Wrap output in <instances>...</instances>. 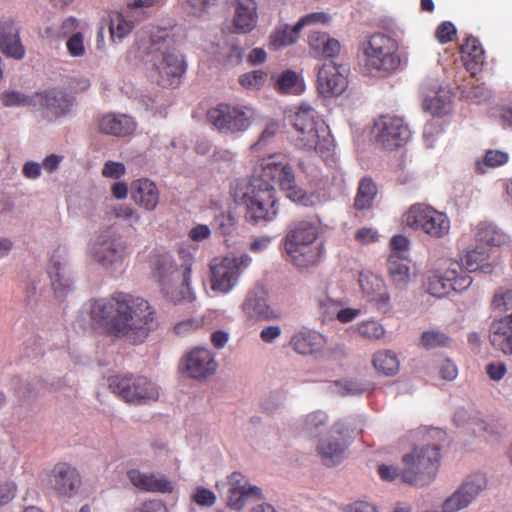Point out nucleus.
<instances>
[{
  "mask_svg": "<svg viewBox=\"0 0 512 512\" xmlns=\"http://www.w3.org/2000/svg\"><path fill=\"white\" fill-rule=\"evenodd\" d=\"M488 479L485 473L476 472L468 475L461 484L445 499L444 512H459L472 505L486 490Z\"/></svg>",
  "mask_w": 512,
  "mask_h": 512,
  "instance_id": "17",
  "label": "nucleus"
},
{
  "mask_svg": "<svg viewBox=\"0 0 512 512\" xmlns=\"http://www.w3.org/2000/svg\"><path fill=\"white\" fill-rule=\"evenodd\" d=\"M364 72L376 78H388L404 70L406 54L400 51L398 41L385 33H374L359 47Z\"/></svg>",
  "mask_w": 512,
  "mask_h": 512,
  "instance_id": "5",
  "label": "nucleus"
},
{
  "mask_svg": "<svg viewBox=\"0 0 512 512\" xmlns=\"http://www.w3.org/2000/svg\"><path fill=\"white\" fill-rule=\"evenodd\" d=\"M132 512H169V510L163 501L154 499L143 502Z\"/></svg>",
  "mask_w": 512,
  "mask_h": 512,
  "instance_id": "64",
  "label": "nucleus"
},
{
  "mask_svg": "<svg viewBox=\"0 0 512 512\" xmlns=\"http://www.w3.org/2000/svg\"><path fill=\"white\" fill-rule=\"evenodd\" d=\"M113 212L130 227L136 228L141 224V214L131 206L119 204L113 208Z\"/></svg>",
  "mask_w": 512,
  "mask_h": 512,
  "instance_id": "47",
  "label": "nucleus"
},
{
  "mask_svg": "<svg viewBox=\"0 0 512 512\" xmlns=\"http://www.w3.org/2000/svg\"><path fill=\"white\" fill-rule=\"evenodd\" d=\"M474 237L478 243L477 245L486 247H497L508 242V236L489 222L479 223L474 229Z\"/></svg>",
  "mask_w": 512,
  "mask_h": 512,
  "instance_id": "36",
  "label": "nucleus"
},
{
  "mask_svg": "<svg viewBox=\"0 0 512 512\" xmlns=\"http://www.w3.org/2000/svg\"><path fill=\"white\" fill-rule=\"evenodd\" d=\"M66 48L69 55L72 57L84 56L86 53V48L83 34L81 32L72 34L66 42Z\"/></svg>",
  "mask_w": 512,
  "mask_h": 512,
  "instance_id": "56",
  "label": "nucleus"
},
{
  "mask_svg": "<svg viewBox=\"0 0 512 512\" xmlns=\"http://www.w3.org/2000/svg\"><path fill=\"white\" fill-rule=\"evenodd\" d=\"M1 100L6 107H20L32 104V99L19 91H6L2 94Z\"/></svg>",
  "mask_w": 512,
  "mask_h": 512,
  "instance_id": "54",
  "label": "nucleus"
},
{
  "mask_svg": "<svg viewBox=\"0 0 512 512\" xmlns=\"http://www.w3.org/2000/svg\"><path fill=\"white\" fill-rule=\"evenodd\" d=\"M47 272L57 297H65L73 290L74 273L66 248H57L50 259Z\"/></svg>",
  "mask_w": 512,
  "mask_h": 512,
  "instance_id": "19",
  "label": "nucleus"
},
{
  "mask_svg": "<svg viewBox=\"0 0 512 512\" xmlns=\"http://www.w3.org/2000/svg\"><path fill=\"white\" fill-rule=\"evenodd\" d=\"M131 198L146 211H153L159 204L160 192L156 184L147 178L134 180L131 184Z\"/></svg>",
  "mask_w": 512,
  "mask_h": 512,
  "instance_id": "32",
  "label": "nucleus"
},
{
  "mask_svg": "<svg viewBox=\"0 0 512 512\" xmlns=\"http://www.w3.org/2000/svg\"><path fill=\"white\" fill-rule=\"evenodd\" d=\"M346 65L334 61L323 64L318 69L317 89L325 98L340 96L348 87Z\"/></svg>",
  "mask_w": 512,
  "mask_h": 512,
  "instance_id": "20",
  "label": "nucleus"
},
{
  "mask_svg": "<svg viewBox=\"0 0 512 512\" xmlns=\"http://www.w3.org/2000/svg\"><path fill=\"white\" fill-rule=\"evenodd\" d=\"M491 251L490 247L477 245L474 249L467 250L460 264L467 274L475 271L490 273L493 268Z\"/></svg>",
  "mask_w": 512,
  "mask_h": 512,
  "instance_id": "34",
  "label": "nucleus"
},
{
  "mask_svg": "<svg viewBox=\"0 0 512 512\" xmlns=\"http://www.w3.org/2000/svg\"><path fill=\"white\" fill-rule=\"evenodd\" d=\"M127 477L134 487L139 490L156 493H174V484L163 475L144 473L138 469H131Z\"/></svg>",
  "mask_w": 512,
  "mask_h": 512,
  "instance_id": "28",
  "label": "nucleus"
},
{
  "mask_svg": "<svg viewBox=\"0 0 512 512\" xmlns=\"http://www.w3.org/2000/svg\"><path fill=\"white\" fill-rule=\"evenodd\" d=\"M280 130V123L276 120H269L263 129L258 141L252 146L254 149H261L276 136Z\"/></svg>",
  "mask_w": 512,
  "mask_h": 512,
  "instance_id": "55",
  "label": "nucleus"
},
{
  "mask_svg": "<svg viewBox=\"0 0 512 512\" xmlns=\"http://www.w3.org/2000/svg\"><path fill=\"white\" fill-rule=\"evenodd\" d=\"M489 339L496 350L504 355L512 356V313L491 323Z\"/></svg>",
  "mask_w": 512,
  "mask_h": 512,
  "instance_id": "30",
  "label": "nucleus"
},
{
  "mask_svg": "<svg viewBox=\"0 0 512 512\" xmlns=\"http://www.w3.org/2000/svg\"><path fill=\"white\" fill-rule=\"evenodd\" d=\"M134 28L133 21L122 13L115 12L110 16L109 31L114 42H121Z\"/></svg>",
  "mask_w": 512,
  "mask_h": 512,
  "instance_id": "44",
  "label": "nucleus"
},
{
  "mask_svg": "<svg viewBox=\"0 0 512 512\" xmlns=\"http://www.w3.org/2000/svg\"><path fill=\"white\" fill-rule=\"evenodd\" d=\"M328 422V416L325 412L318 410L306 415L304 419V430L313 435L318 430L326 425Z\"/></svg>",
  "mask_w": 512,
  "mask_h": 512,
  "instance_id": "49",
  "label": "nucleus"
},
{
  "mask_svg": "<svg viewBox=\"0 0 512 512\" xmlns=\"http://www.w3.org/2000/svg\"><path fill=\"white\" fill-rule=\"evenodd\" d=\"M255 117L250 105L220 103L207 113L210 124L220 133L233 135L247 131Z\"/></svg>",
  "mask_w": 512,
  "mask_h": 512,
  "instance_id": "11",
  "label": "nucleus"
},
{
  "mask_svg": "<svg viewBox=\"0 0 512 512\" xmlns=\"http://www.w3.org/2000/svg\"><path fill=\"white\" fill-rule=\"evenodd\" d=\"M87 255L107 271L119 269L126 256V247L110 228L100 229L88 242Z\"/></svg>",
  "mask_w": 512,
  "mask_h": 512,
  "instance_id": "9",
  "label": "nucleus"
},
{
  "mask_svg": "<svg viewBox=\"0 0 512 512\" xmlns=\"http://www.w3.org/2000/svg\"><path fill=\"white\" fill-rule=\"evenodd\" d=\"M330 17L324 12H313L301 17L297 22V29H303L306 26L315 24H324L329 21Z\"/></svg>",
  "mask_w": 512,
  "mask_h": 512,
  "instance_id": "61",
  "label": "nucleus"
},
{
  "mask_svg": "<svg viewBox=\"0 0 512 512\" xmlns=\"http://www.w3.org/2000/svg\"><path fill=\"white\" fill-rule=\"evenodd\" d=\"M318 229L309 221L295 223L284 239L287 260L296 267L315 264L322 255V244L317 241Z\"/></svg>",
  "mask_w": 512,
  "mask_h": 512,
  "instance_id": "7",
  "label": "nucleus"
},
{
  "mask_svg": "<svg viewBox=\"0 0 512 512\" xmlns=\"http://www.w3.org/2000/svg\"><path fill=\"white\" fill-rule=\"evenodd\" d=\"M156 3L157 0H131L127 3L128 17L140 21L146 15L145 10L155 6Z\"/></svg>",
  "mask_w": 512,
  "mask_h": 512,
  "instance_id": "51",
  "label": "nucleus"
},
{
  "mask_svg": "<svg viewBox=\"0 0 512 512\" xmlns=\"http://www.w3.org/2000/svg\"><path fill=\"white\" fill-rule=\"evenodd\" d=\"M218 368L215 354L208 348L197 347L187 352L179 362V372L187 378L206 380Z\"/></svg>",
  "mask_w": 512,
  "mask_h": 512,
  "instance_id": "18",
  "label": "nucleus"
},
{
  "mask_svg": "<svg viewBox=\"0 0 512 512\" xmlns=\"http://www.w3.org/2000/svg\"><path fill=\"white\" fill-rule=\"evenodd\" d=\"M48 485L59 495L72 497L81 487V477L75 467L60 462L48 473Z\"/></svg>",
  "mask_w": 512,
  "mask_h": 512,
  "instance_id": "22",
  "label": "nucleus"
},
{
  "mask_svg": "<svg viewBox=\"0 0 512 512\" xmlns=\"http://www.w3.org/2000/svg\"><path fill=\"white\" fill-rule=\"evenodd\" d=\"M40 97L41 105L45 108L48 117L59 119L70 114L73 102L63 91L51 89Z\"/></svg>",
  "mask_w": 512,
  "mask_h": 512,
  "instance_id": "33",
  "label": "nucleus"
},
{
  "mask_svg": "<svg viewBox=\"0 0 512 512\" xmlns=\"http://www.w3.org/2000/svg\"><path fill=\"white\" fill-rule=\"evenodd\" d=\"M101 133L116 137H126L136 130L135 120L123 113H107L98 120Z\"/></svg>",
  "mask_w": 512,
  "mask_h": 512,
  "instance_id": "29",
  "label": "nucleus"
},
{
  "mask_svg": "<svg viewBox=\"0 0 512 512\" xmlns=\"http://www.w3.org/2000/svg\"><path fill=\"white\" fill-rule=\"evenodd\" d=\"M76 324L104 328L134 344L144 342L154 323V311L145 299L117 292L110 298L92 299L79 309Z\"/></svg>",
  "mask_w": 512,
  "mask_h": 512,
  "instance_id": "2",
  "label": "nucleus"
},
{
  "mask_svg": "<svg viewBox=\"0 0 512 512\" xmlns=\"http://www.w3.org/2000/svg\"><path fill=\"white\" fill-rule=\"evenodd\" d=\"M440 451L436 445L417 446L409 454L404 455L405 465L402 480L410 485L426 486L432 483L440 465Z\"/></svg>",
  "mask_w": 512,
  "mask_h": 512,
  "instance_id": "8",
  "label": "nucleus"
},
{
  "mask_svg": "<svg viewBox=\"0 0 512 512\" xmlns=\"http://www.w3.org/2000/svg\"><path fill=\"white\" fill-rule=\"evenodd\" d=\"M492 305L499 310L512 309V288H499L493 296Z\"/></svg>",
  "mask_w": 512,
  "mask_h": 512,
  "instance_id": "57",
  "label": "nucleus"
},
{
  "mask_svg": "<svg viewBox=\"0 0 512 512\" xmlns=\"http://www.w3.org/2000/svg\"><path fill=\"white\" fill-rule=\"evenodd\" d=\"M0 52L8 58L22 60L26 50L20 38V26L12 16L0 17Z\"/></svg>",
  "mask_w": 512,
  "mask_h": 512,
  "instance_id": "23",
  "label": "nucleus"
},
{
  "mask_svg": "<svg viewBox=\"0 0 512 512\" xmlns=\"http://www.w3.org/2000/svg\"><path fill=\"white\" fill-rule=\"evenodd\" d=\"M183 8L190 14L195 16H202L212 6H214L218 0H180Z\"/></svg>",
  "mask_w": 512,
  "mask_h": 512,
  "instance_id": "52",
  "label": "nucleus"
},
{
  "mask_svg": "<svg viewBox=\"0 0 512 512\" xmlns=\"http://www.w3.org/2000/svg\"><path fill=\"white\" fill-rule=\"evenodd\" d=\"M509 160V154L502 150H486L483 157L475 161L476 170L485 174L490 168H497L505 165Z\"/></svg>",
  "mask_w": 512,
  "mask_h": 512,
  "instance_id": "43",
  "label": "nucleus"
},
{
  "mask_svg": "<svg viewBox=\"0 0 512 512\" xmlns=\"http://www.w3.org/2000/svg\"><path fill=\"white\" fill-rule=\"evenodd\" d=\"M275 184L287 198L305 207H315L329 200L324 189L306 192L299 187L287 157L273 154L261 160L248 183L241 181L236 185L235 197L245 203L246 219L250 223L264 226L276 219L279 206Z\"/></svg>",
  "mask_w": 512,
  "mask_h": 512,
  "instance_id": "1",
  "label": "nucleus"
},
{
  "mask_svg": "<svg viewBox=\"0 0 512 512\" xmlns=\"http://www.w3.org/2000/svg\"><path fill=\"white\" fill-rule=\"evenodd\" d=\"M179 258L180 264L169 255L159 257L154 274L167 300L173 303L192 302L196 298L190 287L194 257L190 253L181 251Z\"/></svg>",
  "mask_w": 512,
  "mask_h": 512,
  "instance_id": "6",
  "label": "nucleus"
},
{
  "mask_svg": "<svg viewBox=\"0 0 512 512\" xmlns=\"http://www.w3.org/2000/svg\"><path fill=\"white\" fill-rule=\"evenodd\" d=\"M352 333H357L360 337L368 341L381 340L386 333L384 326L375 319H368L351 326Z\"/></svg>",
  "mask_w": 512,
  "mask_h": 512,
  "instance_id": "41",
  "label": "nucleus"
},
{
  "mask_svg": "<svg viewBox=\"0 0 512 512\" xmlns=\"http://www.w3.org/2000/svg\"><path fill=\"white\" fill-rule=\"evenodd\" d=\"M276 89L283 94H299L302 92V83L293 71H284L276 81Z\"/></svg>",
  "mask_w": 512,
  "mask_h": 512,
  "instance_id": "45",
  "label": "nucleus"
},
{
  "mask_svg": "<svg viewBox=\"0 0 512 512\" xmlns=\"http://www.w3.org/2000/svg\"><path fill=\"white\" fill-rule=\"evenodd\" d=\"M388 271L393 284L399 289L406 288L411 281V272L407 257H399L396 254H390L388 258Z\"/></svg>",
  "mask_w": 512,
  "mask_h": 512,
  "instance_id": "37",
  "label": "nucleus"
},
{
  "mask_svg": "<svg viewBox=\"0 0 512 512\" xmlns=\"http://www.w3.org/2000/svg\"><path fill=\"white\" fill-rule=\"evenodd\" d=\"M191 498L196 504L204 507H211L216 502L215 493L204 487H197Z\"/></svg>",
  "mask_w": 512,
  "mask_h": 512,
  "instance_id": "59",
  "label": "nucleus"
},
{
  "mask_svg": "<svg viewBox=\"0 0 512 512\" xmlns=\"http://www.w3.org/2000/svg\"><path fill=\"white\" fill-rule=\"evenodd\" d=\"M102 176L110 179H120L126 173V167L122 162L106 161L102 168Z\"/></svg>",
  "mask_w": 512,
  "mask_h": 512,
  "instance_id": "60",
  "label": "nucleus"
},
{
  "mask_svg": "<svg viewBox=\"0 0 512 512\" xmlns=\"http://www.w3.org/2000/svg\"><path fill=\"white\" fill-rule=\"evenodd\" d=\"M327 344V338L320 332L301 328L293 333L290 339V346L300 355H314L322 351Z\"/></svg>",
  "mask_w": 512,
  "mask_h": 512,
  "instance_id": "26",
  "label": "nucleus"
},
{
  "mask_svg": "<svg viewBox=\"0 0 512 512\" xmlns=\"http://www.w3.org/2000/svg\"><path fill=\"white\" fill-rule=\"evenodd\" d=\"M181 37L182 28L177 25L157 27L150 35L145 60L147 76L163 88L177 87L186 72L183 56L174 47Z\"/></svg>",
  "mask_w": 512,
  "mask_h": 512,
  "instance_id": "3",
  "label": "nucleus"
},
{
  "mask_svg": "<svg viewBox=\"0 0 512 512\" xmlns=\"http://www.w3.org/2000/svg\"><path fill=\"white\" fill-rule=\"evenodd\" d=\"M410 241L404 235H395L391 239L392 253L399 257H407L409 254Z\"/></svg>",
  "mask_w": 512,
  "mask_h": 512,
  "instance_id": "62",
  "label": "nucleus"
},
{
  "mask_svg": "<svg viewBox=\"0 0 512 512\" xmlns=\"http://www.w3.org/2000/svg\"><path fill=\"white\" fill-rule=\"evenodd\" d=\"M448 337L440 331H426L421 336V343L425 348L431 349L446 345Z\"/></svg>",
  "mask_w": 512,
  "mask_h": 512,
  "instance_id": "58",
  "label": "nucleus"
},
{
  "mask_svg": "<svg viewBox=\"0 0 512 512\" xmlns=\"http://www.w3.org/2000/svg\"><path fill=\"white\" fill-rule=\"evenodd\" d=\"M374 368L385 376L395 375L400 368L397 355L391 350L377 351L372 358Z\"/></svg>",
  "mask_w": 512,
  "mask_h": 512,
  "instance_id": "40",
  "label": "nucleus"
},
{
  "mask_svg": "<svg viewBox=\"0 0 512 512\" xmlns=\"http://www.w3.org/2000/svg\"><path fill=\"white\" fill-rule=\"evenodd\" d=\"M462 60L471 75H476L484 63L485 53L478 39L468 37L461 46Z\"/></svg>",
  "mask_w": 512,
  "mask_h": 512,
  "instance_id": "35",
  "label": "nucleus"
},
{
  "mask_svg": "<svg viewBox=\"0 0 512 512\" xmlns=\"http://www.w3.org/2000/svg\"><path fill=\"white\" fill-rule=\"evenodd\" d=\"M300 32L301 29H297V23L294 26L287 24L279 25L269 37L270 45L274 49H281L292 45L298 40Z\"/></svg>",
  "mask_w": 512,
  "mask_h": 512,
  "instance_id": "39",
  "label": "nucleus"
},
{
  "mask_svg": "<svg viewBox=\"0 0 512 512\" xmlns=\"http://www.w3.org/2000/svg\"><path fill=\"white\" fill-rule=\"evenodd\" d=\"M215 54L220 63L237 65L242 61L244 51L235 39H231L219 46Z\"/></svg>",
  "mask_w": 512,
  "mask_h": 512,
  "instance_id": "42",
  "label": "nucleus"
},
{
  "mask_svg": "<svg viewBox=\"0 0 512 512\" xmlns=\"http://www.w3.org/2000/svg\"><path fill=\"white\" fill-rule=\"evenodd\" d=\"M296 131V145L306 151H315L331 168L337 167L335 141L329 126L308 102H302L296 109L293 120Z\"/></svg>",
  "mask_w": 512,
  "mask_h": 512,
  "instance_id": "4",
  "label": "nucleus"
},
{
  "mask_svg": "<svg viewBox=\"0 0 512 512\" xmlns=\"http://www.w3.org/2000/svg\"><path fill=\"white\" fill-rule=\"evenodd\" d=\"M427 281L428 293L437 298L446 296L452 290L465 291L473 282L463 265L455 259L445 260L439 269L429 274Z\"/></svg>",
  "mask_w": 512,
  "mask_h": 512,
  "instance_id": "13",
  "label": "nucleus"
},
{
  "mask_svg": "<svg viewBox=\"0 0 512 512\" xmlns=\"http://www.w3.org/2000/svg\"><path fill=\"white\" fill-rule=\"evenodd\" d=\"M265 77L263 71L255 70L241 75L239 82L246 89L256 90L263 86Z\"/></svg>",
  "mask_w": 512,
  "mask_h": 512,
  "instance_id": "53",
  "label": "nucleus"
},
{
  "mask_svg": "<svg viewBox=\"0 0 512 512\" xmlns=\"http://www.w3.org/2000/svg\"><path fill=\"white\" fill-rule=\"evenodd\" d=\"M109 389L127 403L146 405L157 401L160 387L146 376L117 375L109 378Z\"/></svg>",
  "mask_w": 512,
  "mask_h": 512,
  "instance_id": "10",
  "label": "nucleus"
},
{
  "mask_svg": "<svg viewBox=\"0 0 512 512\" xmlns=\"http://www.w3.org/2000/svg\"><path fill=\"white\" fill-rule=\"evenodd\" d=\"M359 285L363 296L382 314H388L391 309V297L384 280L371 271H362L359 274Z\"/></svg>",
  "mask_w": 512,
  "mask_h": 512,
  "instance_id": "21",
  "label": "nucleus"
},
{
  "mask_svg": "<svg viewBox=\"0 0 512 512\" xmlns=\"http://www.w3.org/2000/svg\"><path fill=\"white\" fill-rule=\"evenodd\" d=\"M235 225V218L230 212H220L214 217L212 222L215 232L223 236L230 234L234 230Z\"/></svg>",
  "mask_w": 512,
  "mask_h": 512,
  "instance_id": "48",
  "label": "nucleus"
},
{
  "mask_svg": "<svg viewBox=\"0 0 512 512\" xmlns=\"http://www.w3.org/2000/svg\"><path fill=\"white\" fill-rule=\"evenodd\" d=\"M423 109L432 115L449 113L452 104V93L449 88L436 81H430L421 88Z\"/></svg>",
  "mask_w": 512,
  "mask_h": 512,
  "instance_id": "24",
  "label": "nucleus"
},
{
  "mask_svg": "<svg viewBox=\"0 0 512 512\" xmlns=\"http://www.w3.org/2000/svg\"><path fill=\"white\" fill-rule=\"evenodd\" d=\"M455 33L456 28L454 24L450 21H444L437 27L435 37L440 43L445 44L452 40V37L455 35Z\"/></svg>",
  "mask_w": 512,
  "mask_h": 512,
  "instance_id": "63",
  "label": "nucleus"
},
{
  "mask_svg": "<svg viewBox=\"0 0 512 512\" xmlns=\"http://www.w3.org/2000/svg\"><path fill=\"white\" fill-rule=\"evenodd\" d=\"M372 133L375 141L388 150L402 147L411 137V131L405 120L391 114L381 115L377 118L374 121Z\"/></svg>",
  "mask_w": 512,
  "mask_h": 512,
  "instance_id": "15",
  "label": "nucleus"
},
{
  "mask_svg": "<svg viewBox=\"0 0 512 512\" xmlns=\"http://www.w3.org/2000/svg\"><path fill=\"white\" fill-rule=\"evenodd\" d=\"M251 262L252 258L246 253L214 259L210 263L211 289L220 294L230 293L238 285L241 275Z\"/></svg>",
  "mask_w": 512,
  "mask_h": 512,
  "instance_id": "14",
  "label": "nucleus"
},
{
  "mask_svg": "<svg viewBox=\"0 0 512 512\" xmlns=\"http://www.w3.org/2000/svg\"><path fill=\"white\" fill-rule=\"evenodd\" d=\"M316 302L323 322L335 320L340 306L348 304V300L343 296V290L336 284H329L317 295Z\"/></svg>",
  "mask_w": 512,
  "mask_h": 512,
  "instance_id": "27",
  "label": "nucleus"
},
{
  "mask_svg": "<svg viewBox=\"0 0 512 512\" xmlns=\"http://www.w3.org/2000/svg\"><path fill=\"white\" fill-rule=\"evenodd\" d=\"M470 423L473 425L471 434L482 441L487 442L498 436L496 427L480 416L476 419H472Z\"/></svg>",
  "mask_w": 512,
  "mask_h": 512,
  "instance_id": "46",
  "label": "nucleus"
},
{
  "mask_svg": "<svg viewBox=\"0 0 512 512\" xmlns=\"http://www.w3.org/2000/svg\"><path fill=\"white\" fill-rule=\"evenodd\" d=\"M233 27L237 33H249L258 22V6L255 0H236L234 2Z\"/></svg>",
  "mask_w": 512,
  "mask_h": 512,
  "instance_id": "31",
  "label": "nucleus"
},
{
  "mask_svg": "<svg viewBox=\"0 0 512 512\" xmlns=\"http://www.w3.org/2000/svg\"><path fill=\"white\" fill-rule=\"evenodd\" d=\"M407 227L415 232H422L433 239L446 237L451 228L449 217L433 207L417 203L413 204L403 216Z\"/></svg>",
  "mask_w": 512,
  "mask_h": 512,
  "instance_id": "12",
  "label": "nucleus"
},
{
  "mask_svg": "<svg viewBox=\"0 0 512 512\" xmlns=\"http://www.w3.org/2000/svg\"><path fill=\"white\" fill-rule=\"evenodd\" d=\"M378 189L374 180L364 177L358 184L357 194L354 200V207L357 210H367L373 206Z\"/></svg>",
  "mask_w": 512,
  "mask_h": 512,
  "instance_id": "38",
  "label": "nucleus"
},
{
  "mask_svg": "<svg viewBox=\"0 0 512 512\" xmlns=\"http://www.w3.org/2000/svg\"><path fill=\"white\" fill-rule=\"evenodd\" d=\"M335 386L341 395H360L369 389L365 383L352 379L338 381Z\"/></svg>",
  "mask_w": 512,
  "mask_h": 512,
  "instance_id": "50",
  "label": "nucleus"
},
{
  "mask_svg": "<svg viewBox=\"0 0 512 512\" xmlns=\"http://www.w3.org/2000/svg\"><path fill=\"white\" fill-rule=\"evenodd\" d=\"M350 443V430L345 421L333 424L329 433L320 438L316 447L318 455L326 466L340 464Z\"/></svg>",
  "mask_w": 512,
  "mask_h": 512,
  "instance_id": "16",
  "label": "nucleus"
},
{
  "mask_svg": "<svg viewBox=\"0 0 512 512\" xmlns=\"http://www.w3.org/2000/svg\"><path fill=\"white\" fill-rule=\"evenodd\" d=\"M241 310L248 319L255 321H271L280 317L279 312L269 305L266 292L259 288L247 293Z\"/></svg>",
  "mask_w": 512,
  "mask_h": 512,
  "instance_id": "25",
  "label": "nucleus"
}]
</instances>
